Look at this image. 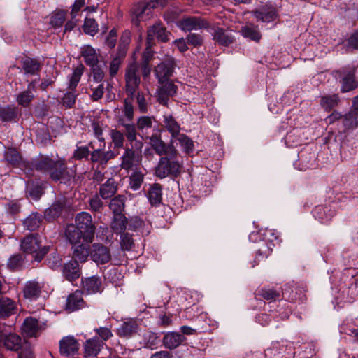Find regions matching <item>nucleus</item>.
<instances>
[{
    "mask_svg": "<svg viewBox=\"0 0 358 358\" xmlns=\"http://www.w3.org/2000/svg\"><path fill=\"white\" fill-rule=\"evenodd\" d=\"M150 143L155 153L159 156L155 168L156 177L163 179L166 177L176 178L181 173L182 165L177 159L178 152L172 145H167L159 134H153L149 137Z\"/></svg>",
    "mask_w": 358,
    "mask_h": 358,
    "instance_id": "f257e3e1",
    "label": "nucleus"
},
{
    "mask_svg": "<svg viewBox=\"0 0 358 358\" xmlns=\"http://www.w3.org/2000/svg\"><path fill=\"white\" fill-rule=\"evenodd\" d=\"M23 166L48 176L53 182L69 184L75 178L76 171L69 169L64 158L53 159L48 155H40L31 162H24Z\"/></svg>",
    "mask_w": 358,
    "mask_h": 358,
    "instance_id": "f03ea898",
    "label": "nucleus"
},
{
    "mask_svg": "<svg viewBox=\"0 0 358 358\" xmlns=\"http://www.w3.org/2000/svg\"><path fill=\"white\" fill-rule=\"evenodd\" d=\"M357 66L348 64L332 71L331 76L340 85V92L348 93L358 88Z\"/></svg>",
    "mask_w": 358,
    "mask_h": 358,
    "instance_id": "7ed1b4c3",
    "label": "nucleus"
},
{
    "mask_svg": "<svg viewBox=\"0 0 358 358\" xmlns=\"http://www.w3.org/2000/svg\"><path fill=\"white\" fill-rule=\"evenodd\" d=\"M41 236L38 234H30L21 241V249L27 253L32 255L34 260L40 262L50 252V246H41Z\"/></svg>",
    "mask_w": 358,
    "mask_h": 358,
    "instance_id": "20e7f679",
    "label": "nucleus"
},
{
    "mask_svg": "<svg viewBox=\"0 0 358 358\" xmlns=\"http://www.w3.org/2000/svg\"><path fill=\"white\" fill-rule=\"evenodd\" d=\"M76 226L84 234V242L92 243L96 230L92 217L88 212L78 213L75 217Z\"/></svg>",
    "mask_w": 358,
    "mask_h": 358,
    "instance_id": "39448f33",
    "label": "nucleus"
},
{
    "mask_svg": "<svg viewBox=\"0 0 358 358\" xmlns=\"http://www.w3.org/2000/svg\"><path fill=\"white\" fill-rule=\"evenodd\" d=\"M143 146V142H136L135 145H127L121 157L120 166L122 169L129 171L139 162Z\"/></svg>",
    "mask_w": 358,
    "mask_h": 358,
    "instance_id": "423d86ee",
    "label": "nucleus"
},
{
    "mask_svg": "<svg viewBox=\"0 0 358 358\" xmlns=\"http://www.w3.org/2000/svg\"><path fill=\"white\" fill-rule=\"evenodd\" d=\"M259 234L262 237V242L256 251L255 262L267 258L271 254L272 246H274L273 242L278 239L275 231L271 229L266 228L261 231Z\"/></svg>",
    "mask_w": 358,
    "mask_h": 358,
    "instance_id": "0eeeda50",
    "label": "nucleus"
},
{
    "mask_svg": "<svg viewBox=\"0 0 358 358\" xmlns=\"http://www.w3.org/2000/svg\"><path fill=\"white\" fill-rule=\"evenodd\" d=\"M138 71V66L135 62L129 63L125 69V90L131 98L135 96L136 92L140 86L141 77Z\"/></svg>",
    "mask_w": 358,
    "mask_h": 358,
    "instance_id": "6e6552de",
    "label": "nucleus"
},
{
    "mask_svg": "<svg viewBox=\"0 0 358 358\" xmlns=\"http://www.w3.org/2000/svg\"><path fill=\"white\" fill-rule=\"evenodd\" d=\"M161 81L158 82L160 86L156 92L157 101L159 104L167 107L170 98L177 94L178 87L171 80Z\"/></svg>",
    "mask_w": 358,
    "mask_h": 358,
    "instance_id": "1a4fd4ad",
    "label": "nucleus"
},
{
    "mask_svg": "<svg viewBox=\"0 0 358 358\" xmlns=\"http://www.w3.org/2000/svg\"><path fill=\"white\" fill-rule=\"evenodd\" d=\"M177 26L184 31L198 29H208L210 24L206 19L199 16L183 17L177 22Z\"/></svg>",
    "mask_w": 358,
    "mask_h": 358,
    "instance_id": "9d476101",
    "label": "nucleus"
},
{
    "mask_svg": "<svg viewBox=\"0 0 358 358\" xmlns=\"http://www.w3.org/2000/svg\"><path fill=\"white\" fill-rule=\"evenodd\" d=\"M306 290L301 286L288 283L282 288V299L290 302L301 303L306 299Z\"/></svg>",
    "mask_w": 358,
    "mask_h": 358,
    "instance_id": "9b49d317",
    "label": "nucleus"
},
{
    "mask_svg": "<svg viewBox=\"0 0 358 358\" xmlns=\"http://www.w3.org/2000/svg\"><path fill=\"white\" fill-rule=\"evenodd\" d=\"M252 15L257 21L268 23L278 17V11L271 3H266L259 8L252 10Z\"/></svg>",
    "mask_w": 358,
    "mask_h": 358,
    "instance_id": "f8f14e48",
    "label": "nucleus"
},
{
    "mask_svg": "<svg viewBox=\"0 0 358 358\" xmlns=\"http://www.w3.org/2000/svg\"><path fill=\"white\" fill-rule=\"evenodd\" d=\"M171 34L162 22H157L148 28L146 41L155 45V37L159 42L167 43Z\"/></svg>",
    "mask_w": 358,
    "mask_h": 358,
    "instance_id": "ddd939ff",
    "label": "nucleus"
},
{
    "mask_svg": "<svg viewBox=\"0 0 358 358\" xmlns=\"http://www.w3.org/2000/svg\"><path fill=\"white\" fill-rule=\"evenodd\" d=\"M166 4L165 0H151L139 5L133 11V15L135 16L132 17L131 22L136 26H138L140 20L143 18L144 13H147V15H149L151 10L157 8L158 5L164 6Z\"/></svg>",
    "mask_w": 358,
    "mask_h": 358,
    "instance_id": "4468645a",
    "label": "nucleus"
},
{
    "mask_svg": "<svg viewBox=\"0 0 358 358\" xmlns=\"http://www.w3.org/2000/svg\"><path fill=\"white\" fill-rule=\"evenodd\" d=\"M176 65V61L172 57L167 58L158 64L154 71L158 82L169 80L173 76Z\"/></svg>",
    "mask_w": 358,
    "mask_h": 358,
    "instance_id": "2eb2a0df",
    "label": "nucleus"
},
{
    "mask_svg": "<svg viewBox=\"0 0 358 358\" xmlns=\"http://www.w3.org/2000/svg\"><path fill=\"white\" fill-rule=\"evenodd\" d=\"M210 28L213 31L212 34L213 39L218 45L228 47L235 41V38L232 34V30L218 26H210Z\"/></svg>",
    "mask_w": 358,
    "mask_h": 358,
    "instance_id": "dca6fc26",
    "label": "nucleus"
},
{
    "mask_svg": "<svg viewBox=\"0 0 358 358\" xmlns=\"http://www.w3.org/2000/svg\"><path fill=\"white\" fill-rule=\"evenodd\" d=\"M162 118V128L158 129L157 131L159 134H156L161 136L160 133L163 130H165L171 134V139L178 138L181 131V127L179 122L172 114L165 113L163 115Z\"/></svg>",
    "mask_w": 358,
    "mask_h": 358,
    "instance_id": "f3484780",
    "label": "nucleus"
},
{
    "mask_svg": "<svg viewBox=\"0 0 358 358\" xmlns=\"http://www.w3.org/2000/svg\"><path fill=\"white\" fill-rule=\"evenodd\" d=\"M81 291L83 292V294H95L101 293L103 290L101 278L97 275L83 278L81 279Z\"/></svg>",
    "mask_w": 358,
    "mask_h": 358,
    "instance_id": "a211bd4d",
    "label": "nucleus"
},
{
    "mask_svg": "<svg viewBox=\"0 0 358 358\" xmlns=\"http://www.w3.org/2000/svg\"><path fill=\"white\" fill-rule=\"evenodd\" d=\"M80 344L73 336H64L59 341V353L62 356H73L78 352Z\"/></svg>",
    "mask_w": 358,
    "mask_h": 358,
    "instance_id": "6ab92c4d",
    "label": "nucleus"
},
{
    "mask_svg": "<svg viewBox=\"0 0 358 358\" xmlns=\"http://www.w3.org/2000/svg\"><path fill=\"white\" fill-rule=\"evenodd\" d=\"M83 292L80 289H77L70 294L66 299L65 310L71 313L85 308L86 302L83 299Z\"/></svg>",
    "mask_w": 358,
    "mask_h": 358,
    "instance_id": "aec40b11",
    "label": "nucleus"
},
{
    "mask_svg": "<svg viewBox=\"0 0 358 358\" xmlns=\"http://www.w3.org/2000/svg\"><path fill=\"white\" fill-rule=\"evenodd\" d=\"M62 271L64 278L71 282L78 280L82 273L79 263L73 259L64 264Z\"/></svg>",
    "mask_w": 358,
    "mask_h": 358,
    "instance_id": "412c9836",
    "label": "nucleus"
},
{
    "mask_svg": "<svg viewBox=\"0 0 358 358\" xmlns=\"http://www.w3.org/2000/svg\"><path fill=\"white\" fill-rule=\"evenodd\" d=\"M90 254L92 259L97 264H105L111 259L110 250L100 243H94L92 245Z\"/></svg>",
    "mask_w": 358,
    "mask_h": 358,
    "instance_id": "4be33fe9",
    "label": "nucleus"
},
{
    "mask_svg": "<svg viewBox=\"0 0 358 358\" xmlns=\"http://www.w3.org/2000/svg\"><path fill=\"white\" fill-rule=\"evenodd\" d=\"M3 159L8 164L14 168L20 167L21 169L27 170L28 172H31L29 169H26L23 166L24 162L28 161L22 160V155L15 148L9 147L6 148L3 153Z\"/></svg>",
    "mask_w": 358,
    "mask_h": 358,
    "instance_id": "5701e85b",
    "label": "nucleus"
},
{
    "mask_svg": "<svg viewBox=\"0 0 358 358\" xmlns=\"http://www.w3.org/2000/svg\"><path fill=\"white\" fill-rule=\"evenodd\" d=\"M257 292V296L270 303L282 299V288L267 286L258 289Z\"/></svg>",
    "mask_w": 358,
    "mask_h": 358,
    "instance_id": "b1692460",
    "label": "nucleus"
},
{
    "mask_svg": "<svg viewBox=\"0 0 358 358\" xmlns=\"http://www.w3.org/2000/svg\"><path fill=\"white\" fill-rule=\"evenodd\" d=\"M313 216L320 223L327 224L335 215V210L330 206L318 205L312 210Z\"/></svg>",
    "mask_w": 358,
    "mask_h": 358,
    "instance_id": "393cba45",
    "label": "nucleus"
},
{
    "mask_svg": "<svg viewBox=\"0 0 358 358\" xmlns=\"http://www.w3.org/2000/svg\"><path fill=\"white\" fill-rule=\"evenodd\" d=\"M104 345L105 343L98 336L86 340L84 343V356L85 357H96Z\"/></svg>",
    "mask_w": 358,
    "mask_h": 358,
    "instance_id": "a878e982",
    "label": "nucleus"
},
{
    "mask_svg": "<svg viewBox=\"0 0 358 358\" xmlns=\"http://www.w3.org/2000/svg\"><path fill=\"white\" fill-rule=\"evenodd\" d=\"M186 338L179 332L169 331L164 334L162 338V343L165 348L174 350L180 346Z\"/></svg>",
    "mask_w": 358,
    "mask_h": 358,
    "instance_id": "bb28decb",
    "label": "nucleus"
},
{
    "mask_svg": "<svg viewBox=\"0 0 358 358\" xmlns=\"http://www.w3.org/2000/svg\"><path fill=\"white\" fill-rule=\"evenodd\" d=\"M20 63L24 73L31 76H38L43 65L38 59L29 57L22 59Z\"/></svg>",
    "mask_w": 358,
    "mask_h": 358,
    "instance_id": "cd10ccee",
    "label": "nucleus"
},
{
    "mask_svg": "<svg viewBox=\"0 0 358 358\" xmlns=\"http://www.w3.org/2000/svg\"><path fill=\"white\" fill-rule=\"evenodd\" d=\"M44 217L38 212H32L22 222L24 229L29 231H38L42 226Z\"/></svg>",
    "mask_w": 358,
    "mask_h": 358,
    "instance_id": "c85d7f7f",
    "label": "nucleus"
},
{
    "mask_svg": "<svg viewBox=\"0 0 358 358\" xmlns=\"http://www.w3.org/2000/svg\"><path fill=\"white\" fill-rule=\"evenodd\" d=\"M138 324L135 320L129 319L120 325L116 332L120 337L129 338L138 332Z\"/></svg>",
    "mask_w": 358,
    "mask_h": 358,
    "instance_id": "c756f323",
    "label": "nucleus"
},
{
    "mask_svg": "<svg viewBox=\"0 0 358 358\" xmlns=\"http://www.w3.org/2000/svg\"><path fill=\"white\" fill-rule=\"evenodd\" d=\"M45 187V182L37 180H31L27 183V192L34 200H38L44 194Z\"/></svg>",
    "mask_w": 358,
    "mask_h": 358,
    "instance_id": "7c9ffc66",
    "label": "nucleus"
},
{
    "mask_svg": "<svg viewBox=\"0 0 358 358\" xmlns=\"http://www.w3.org/2000/svg\"><path fill=\"white\" fill-rule=\"evenodd\" d=\"M64 208V203L62 201H55L44 211V219L52 222L59 218Z\"/></svg>",
    "mask_w": 358,
    "mask_h": 358,
    "instance_id": "2f4dec72",
    "label": "nucleus"
},
{
    "mask_svg": "<svg viewBox=\"0 0 358 358\" xmlns=\"http://www.w3.org/2000/svg\"><path fill=\"white\" fill-rule=\"evenodd\" d=\"M147 197L152 206H159L162 203V185L157 182L150 185Z\"/></svg>",
    "mask_w": 358,
    "mask_h": 358,
    "instance_id": "473e14b6",
    "label": "nucleus"
},
{
    "mask_svg": "<svg viewBox=\"0 0 358 358\" xmlns=\"http://www.w3.org/2000/svg\"><path fill=\"white\" fill-rule=\"evenodd\" d=\"M117 191V182L113 178H108L99 187V194L103 199H108L113 196Z\"/></svg>",
    "mask_w": 358,
    "mask_h": 358,
    "instance_id": "72a5a7b5",
    "label": "nucleus"
},
{
    "mask_svg": "<svg viewBox=\"0 0 358 358\" xmlns=\"http://www.w3.org/2000/svg\"><path fill=\"white\" fill-rule=\"evenodd\" d=\"M64 234L68 242L72 245L80 243L81 239L84 241V234L74 224L66 226Z\"/></svg>",
    "mask_w": 358,
    "mask_h": 358,
    "instance_id": "f704fd0d",
    "label": "nucleus"
},
{
    "mask_svg": "<svg viewBox=\"0 0 358 358\" xmlns=\"http://www.w3.org/2000/svg\"><path fill=\"white\" fill-rule=\"evenodd\" d=\"M90 243L83 242L74 245L72 251V259L77 262H85L90 255Z\"/></svg>",
    "mask_w": 358,
    "mask_h": 358,
    "instance_id": "c9c22d12",
    "label": "nucleus"
},
{
    "mask_svg": "<svg viewBox=\"0 0 358 358\" xmlns=\"http://www.w3.org/2000/svg\"><path fill=\"white\" fill-rule=\"evenodd\" d=\"M343 130L341 133H345L350 130H354L358 127V113L356 110H350L343 115L342 118Z\"/></svg>",
    "mask_w": 358,
    "mask_h": 358,
    "instance_id": "e433bc0d",
    "label": "nucleus"
},
{
    "mask_svg": "<svg viewBox=\"0 0 358 358\" xmlns=\"http://www.w3.org/2000/svg\"><path fill=\"white\" fill-rule=\"evenodd\" d=\"M17 306L15 302L8 297L0 298V317L6 318L16 313Z\"/></svg>",
    "mask_w": 358,
    "mask_h": 358,
    "instance_id": "4c0bfd02",
    "label": "nucleus"
},
{
    "mask_svg": "<svg viewBox=\"0 0 358 358\" xmlns=\"http://www.w3.org/2000/svg\"><path fill=\"white\" fill-rule=\"evenodd\" d=\"M41 293V287L36 281L31 280L25 283L23 288V296L29 300H36Z\"/></svg>",
    "mask_w": 358,
    "mask_h": 358,
    "instance_id": "58836bf2",
    "label": "nucleus"
},
{
    "mask_svg": "<svg viewBox=\"0 0 358 358\" xmlns=\"http://www.w3.org/2000/svg\"><path fill=\"white\" fill-rule=\"evenodd\" d=\"M20 113L18 107L13 105L0 107V120L3 122L15 121Z\"/></svg>",
    "mask_w": 358,
    "mask_h": 358,
    "instance_id": "ea45409f",
    "label": "nucleus"
},
{
    "mask_svg": "<svg viewBox=\"0 0 358 358\" xmlns=\"http://www.w3.org/2000/svg\"><path fill=\"white\" fill-rule=\"evenodd\" d=\"M3 345L8 350L18 351L22 347V338L15 334H10L3 337Z\"/></svg>",
    "mask_w": 358,
    "mask_h": 358,
    "instance_id": "a19ab883",
    "label": "nucleus"
},
{
    "mask_svg": "<svg viewBox=\"0 0 358 358\" xmlns=\"http://www.w3.org/2000/svg\"><path fill=\"white\" fill-rule=\"evenodd\" d=\"M128 218L124 213L115 214L113 216L110 227L115 234L124 232L127 229Z\"/></svg>",
    "mask_w": 358,
    "mask_h": 358,
    "instance_id": "79ce46f5",
    "label": "nucleus"
},
{
    "mask_svg": "<svg viewBox=\"0 0 358 358\" xmlns=\"http://www.w3.org/2000/svg\"><path fill=\"white\" fill-rule=\"evenodd\" d=\"M81 56L83 57L86 65L90 67L97 64L99 62L96 50L90 45H85L82 48Z\"/></svg>",
    "mask_w": 358,
    "mask_h": 358,
    "instance_id": "37998d69",
    "label": "nucleus"
},
{
    "mask_svg": "<svg viewBox=\"0 0 358 358\" xmlns=\"http://www.w3.org/2000/svg\"><path fill=\"white\" fill-rule=\"evenodd\" d=\"M126 197L124 195H117L114 196L109 203V208L113 215L124 213L125 208Z\"/></svg>",
    "mask_w": 358,
    "mask_h": 358,
    "instance_id": "c03bdc74",
    "label": "nucleus"
},
{
    "mask_svg": "<svg viewBox=\"0 0 358 358\" xmlns=\"http://www.w3.org/2000/svg\"><path fill=\"white\" fill-rule=\"evenodd\" d=\"M340 102L338 94H333L330 95L322 96L320 98V104L324 110L329 112L334 108L338 106Z\"/></svg>",
    "mask_w": 358,
    "mask_h": 358,
    "instance_id": "a18cd8bd",
    "label": "nucleus"
},
{
    "mask_svg": "<svg viewBox=\"0 0 358 358\" xmlns=\"http://www.w3.org/2000/svg\"><path fill=\"white\" fill-rule=\"evenodd\" d=\"M38 330L39 324L37 319L29 317L24 320L23 322V331L27 336H35Z\"/></svg>",
    "mask_w": 358,
    "mask_h": 358,
    "instance_id": "49530a36",
    "label": "nucleus"
},
{
    "mask_svg": "<svg viewBox=\"0 0 358 358\" xmlns=\"http://www.w3.org/2000/svg\"><path fill=\"white\" fill-rule=\"evenodd\" d=\"M241 35L246 38L255 42H259L262 38V34L258 30L257 26H244L241 29Z\"/></svg>",
    "mask_w": 358,
    "mask_h": 358,
    "instance_id": "de8ad7c7",
    "label": "nucleus"
},
{
    "mask_svg": "<svg viewBox=\"0 0 358 358\" xmlns=\"http://www.w3.org/2000/svg\"><path fill=\"white\" fill-rule=\"evenodd\" d=\"M98 194L90 196L88 199V209L93 213H102L104 209V203Z\"/></svg>",
    "mask_w": 358,
    "mask_h": 358,
    "instance_id": "09e8293b",
    "label": "nucleus"
},
{
    "mask_svg": "<svg viewBox=\"0 0 358 358\" xmlns=\"http://www.w3.org/2000/svg\"><path fill=\"white\" fill-rule=\"evenodd\" d=\"M119 234H120V243L122 250L124 251L132 250L135 247L134 235L126 231Z\"/></svg>",
    "mask_w": 358,
    "mask_h": 358,
    "instance_id": "8fccbe9b",
    "label": "nucleus"
},
{
    "mask_svg": "<svg viewBox=\"0 0 358 358\" xmlns=\"http://www.w3.org/2000/svg\"><path fill=\"white\" fill-rule=\"evenodd\" d=\"M85 66L83 64H80L77 67L73 69V73L69 78L68 89L76 90L83 73Z\"/></svg>",
    "mask_w": 358,
    "mask_h": 358,
    "instance_id": "3c124183",
    "label": "nucleus"
},
{
    "mask_svg": "<svg viewBox=\"0 0 358 358\" xmlns=\"http://www.w3.org/2000/svg\"><path fill=\"white\" fill-rule=\"evenodd\" d=\"M124 128V138H127L129 145H135L136 142H142L141 141L137 140V131L136 126L133 123H127L122 124Z\"/></svg>",
    "mask_w": 358,
    "mask_h": 358,
    "instance_id": "603ef678",
    "label": "nucleus"
},
{
    "mask_svg": "<svg viewBox=\"0 0 358 358\" xmlns=\"http://www.w3.org/2000/svg\"><path fill=\"white\" fill-rule=\"evenodd\" d=\"M285 143L289 148H296L302 144V138L300 136V131L293 129L287 134L285 138Z\"/></svg>",
    "mask_w": 358,
    "mask_h": 358,
    "instance_id": "864d4df0",
    "label": "nucleus"
},
{
    "mask_svg": "<svg viewBox=\"0 0 358 358\" xmlns=\"http://www.w3.org/2000/svg\"><path fill=\"white\" fill-rule=\"evenodd\" d=\"M129 180L130 189L136 191L140 189L144 181V174L140 171H134L129 176Z\"/></svg>",
    "mask_w": 358,
    "mask_h": 358,
    "instance_id": "5fc2aeb1",
    "label": "nucleus"
},
{
    "mask_svg": "<svg viewBox=\"0 0 358 358\" xmlns=\"http://www.w3.org/2000/svg\"><path fill=\"white\" fill-rule=\"evenodd\" d=\"M83 29L85 34L94 36L99 31V24L94 18L85 17Z\"/></svg>",
    "mask_w": 358,
    "mask_h": 358,
    "instance_id": "6e6d98bb",
    "label": "nucleus"
},
{
    "mask_svg": "<svg viewBox=\"0 0 358 358\" xmlns=\"http://www.w3.org/2000/svg\"><path fill=\"white\" fill-rule=\"evenodd\" d=\"M174 138H172L171 141V143L169 145H173V140ZM176 140H178L180 143V145L182 148L183 150L186 153H190L194 150V143L192 140L188 137L187 135L184 134H180L178 136V138H175Z\"/></svg>",
    "mask_w": 358,
    "mask_h": 358,
    "instance_id": "4d7b16f0",
    "label": "nucleus"
},
{
    "mask_svg": "<svg viewBox=\"0 0 358 358\" xmlns=\"http://www.w3.org/2000/svg\"><path fill=\"white\" fill-rule=\"evenodd\" d=\"M110 136L114 145V148L120 149L124 148L125 138L123 132L117 129H113L110 131Z\"/></svg>",
    "mask_w": 358,
    "mask_h": 358,
    "instance_id": "13d9d810",
    "label": "nucleus"
},
{
    "mask_svg": "<svg viewBox=\"0 0 358 358\" xmlns=\"http://www.w3.org/2000/svg\"><path fill=\"white\" fill-rule=\"evenodd\" d=\"M62 263V257L57 251L51 252L45 260V264L53 270L61 267Z\"/></svg>",
    "mask_w": 358,
    "mask_h": 358,
    "instance_id": "bf43d9fd",
    "label": "nucleus"
},
{
    "mask_svg": "<svg viewBox=\"0 0 358 358\" xmlns=\"http://www.w3.org/2000/svg\"><path fill=\"white\" fill-rule=\"evenodd\" d=\"M76 90H69V91L64 93L63 97L61 99V103L66 108H72L76 103L78 94L76 93Z\"/></svg>",
    "mask_w": 358,
    "mask_h": 358,
    "instance_id": "052dcab7",
    "label": "nucleus"
},
{
    "mask_svg": "<svg viewBox=\"0 0 358 358\" xmlns=\"http://www.w3.org/2000/svg\"><path fill=\"white\" fill-rule=\"evenodd\" d=\"M23 264L22 255L21 254H16L11 255L7 262V267L10 271L19 270Z\"/></svg>",
    "mask_w": 358,
    "mask_h": 358,
    "instance_id": "680f3d73",
    "label": "nucleus"
},
{
    "mask_svg": "<svg viewBox=\"0 0 358 358\" xmlns=\"http://www.w3.org/2000/svg\"><path fill=\"white\" fill-rule=\"evenodd\" d=\"M34 96L29 90H25L20 92L16 98L19 105L23 107H27L34 99Z\"/></svg>",
    "mask_w": 358,
    "mask_h": 358,
    "instance_id": "e2e57ef3",
    "label": "nucleus"
},
{
    "mask_svg": "<svg viewBox=\"0 0 358 358\" xmlns=\"http://www.w3.org/2000/svg\"><path fill=\"white\" fill-rule=\"evenodd\" d=\"M154 116H141L136 121V127L139 131H143L152 127Z\"/></svg>",
    "mask_w": 358,
    "mask_h": 358,
    "instance_id": "0e129e2a",
    "label": "nucleus"
},
{
    "mask_svg": "<svg viewBox=\"0 0 358 358\" xmlns=\"http://www.w3.org/2000/svg\"><path fill=\"white\" fill-rule=\"evenodd\" d=\"M299 159L304 164L305 166L309 168L314 164L315 155L314 153L308 152L306 150H302L299 153Z\"/></svg>",
    "mask_w": 358,
    "mask_h": 358,
    "instance_id": "69168bd1",
    "label": "nucleus"
},
{
    "mask_svg": "<svg viewBox=\"0 0 358 358\" xmlns=\"http://www.w3.org/2000/svg\"><path fill=\"white\" fill-rule=\"evenodd\" d=\"M90 151L88 146H78L73 152V158L76 160H88Z\"/></svg>",
    "mask_w": 358,
    "mask_h": 358,
    "instance_id": "338daca9",
    "label": "nucleus"
},
{
    "mask_svg": "<svg viewBox=\"0 0 358 358\" xmlns=\"http://www.w3.org/2000/svg\"><path fill=\"white\" fill-rule=\"evenodd\" d=\"M144 221L138 216L128 218L127 229L132 231H139L144 225Z\"/></svg>",
    "mask_w": 358,
    "mask_h": 358,
    "instance_id": "774afa93",
    "label": "nucleus"
}]
</instances>
